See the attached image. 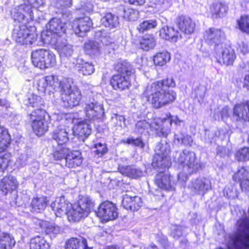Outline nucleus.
Listing matches in <instances>:
<instances>
[{
	"instance_id": "f257e3e1",
	"label": "nucleus",
	"mask_w": 249,
	"mask_h": 249,
	"mask_svg": "<svg viewBox=\"0 0 249 249\" xmlns=\"http://www.w3.org/2000/svg\"><path fill=\"white\" fill-rule=\"evenodd\" d=\"M172 77L153 82L147 85L142 94V98L155 109L172 104L177 98V92L170 88L176 87Z\"/></svg>"
},
{
	"instance_id": "f03ea898",
	"label": "nucleus",
	"mask_w": 249,
	"mask_h": 249,
	"mask_svg": "<svg viewBox=\"0 0 249 249\" xmlns=\"http://www.w3.org/2000/svg\"><path fill=\"white\" fill-rule=\"evenodd\" d=\"M113 70L116 73L108 80L112 89L120 92L129 90L132 86L131 78L135 73L132 65L126 60L120 59L113 64Z\"/></svg>"
},
{
	"instance_id": "7ed1b4c3",
	"label": "nucleus",
	"mask_w": 249,
	"mask_h": 249,
	"mask_svg": "<svg viewBox=\"0 0 249 249\" xmlns=\"http://www.w3.org/2000/svg\"><path fill=\"white\" fill-rule=\"evenodd\" d=\"M31 58L33 65L41 70L53 68L57 64L56 55L47 49L39 48L33 51Z\"/></svg>"
},
{
	"instance_id": "20e7f679",
	"label": "nucleus",
	"mask_w": 249,
	"mask_h": 249,
	"mask_svg": "<svg viewBox=\"0 0 249 249\" xmlns=\"http://www.w3.org/2000/svg\"><path fill=\"white\" fill-rule=\"evenodd\" d=\"M33 132L38 136L43 135L49 128L50 116L45 109L37 108L28 114Z\"/></svg>"
},
{
	"instance_id": "39448f33",
	"label": "nucleus",
	"mask_w": 249,
	"mask_h": 249,
	"mask_svg": "<svg viewBox=\"0 0 249 249\" xmlns=\"http://www.w3.org/2000/svg\"><path fill=\"white\" fill-rule=\"evenodd\" d=\"M82 99V92L77 86H72L68 81L62 83L61 100L65 108H72L80 105Z\"/></svg>"
},
{
	"instance_id": "423d86ee",
	"label": "nucleus",
	"mask_w": 249,
	"mask_h": 249,
	"mask_svg": "<svg viewBox=\"0 0 249 249\" xmlns=\"http://www.w3.org/2000/svg\"><path fill=\"white\" fill-rule=\"evenodd\" d=\"M36 27L27 23H21L12 31V37L20 45H30L37 38Z\"/></svg>"
},
{
	"instance_id": "0eeeda50",
	"label": "nucleus",
	"mask_w": 249,
	"mask_h": 249,
	"mask_svg": "<svg viewBox=\"0 0 249 249\" xmlns=\"http://www.w3.org/2000/svg\"><path fill=\"white\" fill-rule=\"evenodd\" d=\"M46 29L41 34L42 41L45 43L52 41V36H61L66 32V23L60 18L53 17L47 23Z\"/></svg>"
},
{
	"instance_id": "6e6552de",
	"label": "nucleus",
	"mask_w": 249,
	"mask_h": 249,
	"mask_svg": "<svg viewBox=\"0 0 249 249\" xmlns=\"http://www.w3.org/2000/svg\"><path fill=\"white\" fill-rule=\"evenodd\" d=\"M95 213L102 222H107L117 218L118 208L117 205L112 201L104 200L99 204Z\"/></svg>"
},
{
	"instance_id": "1a4fd4ad",
	"label": "nucleus",
	"mask_w": 249,
	"mask_h": 249,
	"mask_svg": "<svg viewBox=\"0 0 249 249\" xmlns=\"http://www.w3.org/2000/svg\"><path fill=\"white\" fill-rule=\"evenodd\" d=\"M223 33L221 29L210 27L206 30L203 35L204 42L209 46H214V52H218L220 47L224 44L222 42Z\"/></svg>"
},
{
	"instance_id": "9d476101",
	"label": "nucleus",
	"mask_w": 249,
	"mask_h": 249,
	"mask_svg": "<svg viewBox=\"0 0 249 249\" xmlns=\"http://www.w3.org/2000/svg\"><path fill=\"white\" fill-rule=\"evenodd\" d=\"M214 53L216 61L221 65L232 66L236 58L234 50L229 45L223 44L218 52Z\"/></svg>"
},
{
	"instance_id": "9b49d317",
	"label": "nucleus",
	"mask_w": 249,
	"mask_h": 249,
	"mask_svg": "<svg viewBox=\"0 0 249 249\" xmlns=\"http://www.w3.org/2000/svg\"><path fill=\"white\" fill-rule=\"evenodd\" d=\"M92 25V20L87 16L75 18L71 22L72 30L79 36H83L90 31Z\"/></svg>"
},
{
	"instance_id": "f8f14e48",
	"label": "nucleus",
	"mask_w": 249,
	"mask_h": 249,
	"mask_svg": "<svg viewBox=\"0 0 249 249\" xmlns=\"http://www.w3.org/2000/svg\"><path fill=\"white\" fill-rule=\"evenodd\" d=\"M178 161L183 167L185 166L188 167L190 174L196 173L202 167L201 163L196 160V154L191 152L184 153L180 156Z\"/></svg>"
},
{
	"instance_id": "ddd939ff",
	"label": "nucleus",
	"mask_w": 249,
	"mask_h": 249,
	"mask_svg": "<svg viewBox=\"0 0 249 249\" xmlns=\"http://www.w3.org/2000/svg\"><path fill=\"white\" fill-rule=\"evenodd\" d=\"M232 116L236 122H249V100L236 103L232 108Z\"/></svg>"
},
{
	"instance_id": "4468645a",
	"label": "nucleus",
	"mask_w": 249,
	"mask_h": 249,
	"mask_svg": "<svg viewBox=\"0 0 249 249\" xmlns=\"http://www.w3.org/2000/svg\"><path fill=\"white\" fill-rule=\"evenodd\" d=\"M67 82V81H59L57 76L49 75L39 79L37 84L38 89L43 90L44 92L46 90H54L58 87L60 88L61 91L62 83Z\"/></svg>"
},
{
	"instance_id": "2eb2a0df",
	"label": "nucleus",
	"mask_w": 249,
	"mask_h": 249,
	"mask_svg": "<svg viewBox=\"0 0 249 249\" xmlns=\"http://www.w3.org/2000/svg\"><path fill=\"white\" fill-rule=\"evenodd\" d=\"M19 183L17 178L11 175H6L0 179V192L6 196L18 189Z\"/></svg>"
},
{
	"instance_id": "dca6fc26",
	"label": "nucleus",
	"mask_w": 249,
	"mask_h": 249,
	"mask_svg": "<svg viewBox=\"0 0 249 249\" xmlns=\"http://www.w3.org/2000/svg\"><path fill=\"white\" fill-rule=\"evenodd\" d=\"M175 24L178 30L186 35H191L196 30V24L187 15H178L176 18Z\"/></svg>"
},
{
	"instance_id": "f3484780",
	"label": "nucleus",
	"mask_w": 249,
	"mask_h": 249,
	"mask_svg": "<svg viewBox=\"0 0 249 249\" xmlns=\"http://www.w3.org/2000/svg\"><path fill=\"white\" fill-rule=\"evenodd\" d=\"M87 120H97L101 119L104 114L103 107L97 103L90 102L85 105L84 109Z\"/></svg>"
},
{
	"instance_id": "a211bd4d",
	"label": "nucleus",
	"mask_w": 249,
	"mask_h": 249,
	"mask_svg": "<svg viewBox=\"0 0 249 249\" xmlns=\"http://www.w3.org/2000/svg\"><path fill=\"white\" fill-rule=\"evenodd\" d=\"M173 118L171 114L168 113L166 114L165 118H159L154 122L153 124L157 133H160L162 136L167 135L173 123Z\"/></svg>"
},
{
	"instance_id": "6ab92c4d",
	"label": "nucleus",
	"mask_w": 249,
	"mask_h": 249,
	"mask_svg": "<svg viewBox=\"0 0 249 249\" xmlns=\"http://www.w3.org/2000/svg\"><path fill=\"white\" fill-rule=\"evenodd\" d=\"M48 196L44 195H36L32 198L29 207L33 213H41L46 209L49 203Z\"/></svg>"
},
{
	"instance_id": "aec40b11",
	"label": "nucleus",
	"mask_w": 249,
	"mask_h": 249,
	"mask_svg": "<svg viewBox=\"0 0 249 249\" xmlns=\"http://www.w3.org/2000/svg\"><path fill=\"white\" fill-rule=\"evenodd\" d=\"M82 153L77 150L70 149L65 161V166L68 168H75L83 164Z\"/></svg>"
},
{
	"instance_id": "412c9836",
	"label": "nucleus",
	"mask_w": 249,
	"mask_h": 249,
	"mask_svg": "<svg viewBox=\"0 0 249 249\" xmlns=\"http://www.w3.org/2000/svg\"><path fill=\"white\" fill-rule=\"evenodd\" d=\"M159 36L163 40L171 42H176L181 38V35L178 31L174 28L167 25L162 26L159 30Z\"/></svg>"
},
{
	"instance_id": "4be33fe9",
	"label": "nucleus",
	"mask_w": 249,
	"mask_h": 249,
	"mask_svg": "<svg viewBox=\"0 0 249 249\" xmlns=\"http://www.w3.org/2000/svg\"><path fill=\"white\" fill-rule=\"evenodd\" d=\"M51 139L58 146L66 145L69 141V133L64 126L58 125L51 133Z\"/></svg>"
},
{
	"instance_id": "5701e85b",
	"label": "nucleus",
	"mask_w": 249,
	"mask_h": 249,
	"mask_svg": "<svg viewBox=\"0 0 249 249\" xmlns=\"http://www.w3.org/2000/svg\"><path fill=\"white\" fill-rule=\"evenodd\" d=\"M122 205L126 210L136 211L142 206V201L141 197L138 196H131L126 194L123 197Z\"/></svg>"
},
{
	"instance_id": "b1692460",
	"label": "nucleus",
	"mask_w": 249,
	"mask_h": 249,
	"mask_svg": "<svg viewBox=\"0 0 249 249\" xmlns=\"http://www.w3.org/2000/svg\"><path fill=\"white\" fill-rule=\"evenodd\" d=\"M152 164L154 168L165 169L169 168L171 164V159L166 151L155 154Z\"/></svg>"
},
{
	"instance_id": "393cba45",
	"label": "nucleus",
	"mask_w": 249,
	"mask_h": 249,
	"mask_svg": "<svg viewBox=\"0 0 249 249\" xmlns=\"http://www.w3.org/2000/svg\"><path fill=\"white\" fill-rule=\"evenodd\" d=\"M155 183L159 188L167 191L173 189L171 175L164 172H160L156 175Z\"/></svg>"
},
{
	"instance_id": "a878e982",
	"label": "nucleus",
	"mask_w": 249,
	"mask_h": 249,
	"mask_svg": "<svg viewBox=\"0 0 249 249\" xmlns=\"http://www.w3.org/2000/svg\"><path fill=\"white\" fill-rule=\"evenodd\" d=\"M12 142L13 139L8 129L0 125V153L7 152Z\"/></svg>"
},
{
	"instance_id": "bb28decb",
	"label": "nucleus",
	"mask_w": 249,
	"mask_h": 249,
	"mask_svg": "<svg viewBox=\"0 0 249 249\" xmlns=\"http://www.w3.org/2000/svg\"><path fill=\"white\" fill-rule=\"evenodd\" d=\"M71 203L66 201L64 196H61L59 199L55 200L51 204V207L57 217H61L66 214V211L71 207Z\"/></svg>"
},
{
	"instance_id": "cd10ccee",
	"label": "nucleus",
	"mask_w": 249,
	"mask_h": 249,
	"mask_svg": "<svg viewBox=\"0 0 249 249\" xmlns=\"http://www.w3.org/2000/svg\"><path fill=\"white\" fill-rule=\"evenodd\" d=\"M232 179L240 183L242 190L249 189V172L244 167H242L234 174Z\"/></svg>"
},
{
	"instance_id": "c85d7f7f",
	"label": "nucleus",
	"mask_w": 249,
	"mask_h": 249,
	"mask_svg": "<svg viewBox=\"0 0 249 249\" xmlns=\"http://www.w3.org/2000/svg\"><path fill=\"white\" fill-rule=\"evenodd\" d=\"M73 132L74 136L79 138H87L91 132L90 125L88 123L87 120L85 119L77 123L74 126Z\"/></svg>"
},
{
	"instance_id": "c756f323",
	"label": "nucleus",
	"mask_w": 249,
	"mask_h": 249,
	"mask_svg": "<svg viewBox=\"0 0 249 249\" xmlns=\"http://www.w3.org/2000/svg\"><path fill=\"white\" fill-rule=\"evenodd\" d=\"M210 10L212 18H218L228 13L229 7L225 2L217 1L210 6Z\"/></svg>"
},
{
	"instance_id": "7c9ffc66",
	"label": "nucleus",
	"mask_w": 249,
	"mask_h": 249,
	"mask_svg": "<svg viewBox=\"0 0 249 249\" xmlns=\"http://www.w3.org/2000/svg\"><path fill=\"white\" fill-rule=\"evenodd\" d=\"M38 232L45 235H49L50 237L55 236L59 232V228L49 221H40L38 224Z\"/></svg>"
},
{
	"instance_id": "2f4dec72",
	"label": "nucleus",
	"mask_w": 249,
	"mask_h": 249,
	"mask_svg": "<svg viewBox=\"0 0 249 249\" xmlns=\"http://www.w3.org/2000/svg\"><path fill=\"white\" fill-rule=\"evenodd\" d=\"M66 215L68 220L72 223L79 222L87 217L80 207L77 205H72V203L71 204V207L66 211Z\"/></svg>"
},
{
	"instance_id": "473e14b6",
	"label": "nucleus",
	"mask_w": 249,
	"mask_h": 249,
	"mask_svg": "<svg viewBox=\"0 0 249 249\" xmlns=\"http://www.w3.org/2000/svg\"><path fill=\"white\" fill-rule=\"evenodd\" d=\"M65 249H91L88 247V242L84 237H71L66 241Z\"/></svg>"
},
{
	"instance_id": "72a5a7b5",
	"label": "nucleus",
	"mask_w": 249,
	"mask_h": 249,
	"mask_svg": "<svg viewBox=\"0 0 249 249\" xmlns=\"http://www.w3.org/2000/svg\"><path fill=\"white\" fill-rule=\"evenodd\" d=\"M156 44V39L154 36L151 34H148L142 36L138 43L139 48L145 51L153 49Z\"/></svg>"
},
{
	"instance_id": "f704fd0d",
	"label": "nucleus",
	"mask_w": 249,
	"mask_h": 249,
	"mask_svg": "<svg viewBox=\"0 0 249 249\" xmlns=\"http://www.w3.org/2000/svg\"><path fill=\"white\" fill-rule=\"evenodd\" d=\"M117 169L122 175L132 178H137L142 175V171L132 165H119Z\"/></svg>"
},
{
	"instance_id": "c9c22d12",
	"label": "nucleus",
	"mask_w": 249,
	"mask_h": 249,
	"mask_svg": "<svg viewBox=\"0 0 249 249\" xmlns=\"http://www.w3.org/2000/svg\"><path fill=\"white\" fill-rule=\"evenodd\" d=\"M85 53L91 56H97L101 53V47L99 43L89 40L85 42L83 46Z\"/></svg>"
},
{
	"instance_id": "e433bc0d",
	"label": "nucleus",
	"mask_w": 249,
	"mask_h": 249,
	"mask_svg": "<svg viewBox=\"0 0 249 249\" xmlns=\"http://www.w3.org/2000/svg\"><path fill=\"white\" fill-rule=\"evenodd\" d=\"M171 59L170 53L167 51L156 53L152 57L153 64L156 67H162Z\"/></svg>"
},
{
	"instance_id": "4c0bfd02",
	"label": "nucleus",
	"mask_w": 249,
	"mask_h": 249,
	"mask_svg": "<svg viewBox=\"0 0 249 249\" xmlns=\"http://www.w3.org/2000/svg\"><path fill=\"white\" fill-rule=\"evenodd\" d=\"M32 6L29 4H24L18 6L13 15L14 20L19 22V24L22 23L25 19L24 14H30L32 13Z\"/></svg>"
},
{
	"instance_id": "58836bf2",
	"label": "nucleus",
	"mask_w": 249,
	"mask_h": 249,
	"mask_svg": "<svg viewBox=\"0 0 249 249\" xmlns=\"http://www.w3.org/2000/svg\"><path fill=\"white\" fill-rule=\"evenodd\" d=\"M49 243L41 236L37 235L32 238L30 241V249H49Z\"/></svg>"
},
{
	"instance_id": "ea45409f",
	"label": "nucleus",
	"mask_w": 249,
	"mask_h": 249,
	"mask_svg": "<svg viewBox=\"0 0 249 249\" xmlns=\"http://www.w3.org/2000/svg\"><path fill=\"white\" fill-rule=\"evenodd\" d=\"M102 23L106 27L110 29L116 27L119 23L118 18L111 13L105 14L102 19Z\"/></svg>"
},
{
	"instance_id": "a19ab883",
	"label": "nucleus",
	"mask_w": 249,
	"mask_h": 249,
	"mask_svg": "<svg viewBox=\"0 0 249 249\" xmlns=\"http://www.w3.org/2000/svg\"><path fill=\"white\" fill-rule=\"evenodd\" d=\"M158 26V21L154 19H147L142 21L137 27L139 33L143 34L145 32L154 29Z\"/></svg>"
},
{
	"instance_id": "79ce46f5",
	"label": "nucleus",
	"mask_w": 249,
	"mask_h": 249,
	"mask_svg": "<svg viewBox=\"0 0 249 249\" xmlns=\"http://www.w3.org/2000/svg\"><path fill=\"white\" fill-rule=\"evenodd\" d=\"M15 243L14 238L8 233H3L0 236V249H12Z\"/></svg>"
},
{
	"instance_id": "37998d69",
	"label": "nucleus",
	"mask_w": 249,
	"mask_h": 249,
	"mask_svg": "<svg viewBox=\"0 0 249 249\" xmlns=\"http://www.w3.org/2000/svg\"><path fill=\"white\" fill-rule=\"evenodd\" d=\"M82 209L84 214L87 217L94 207V203L89 197H84L80 199V201L77 205Z\"/></svg>"
},
{
	"instance_id": "c03bdc74",
	"label": "nucleus",
	"mask_w": 249,
	"mask_h": 249,
	"mask_svg": "<svg viewBox=\"0 0 249 249\" xmlns=\"http://www.w3.org/2000/svg\"><path fill=\"white\" fill-rule=\"evenodd\" d=\"M238 28L244 33L249 35V15H242L236 20Z\"/></svg>"
},
{
	"instance_id": "a18cd8bd",
	"label": "nucleus",
	"mask_w": 249,
	"mask_h": 249,
	"mask_svg": "<svg viewBox=\"0 0 249 249\" xmlns=\"http://www.w3.org/2000/svg\"><path fill=\"white\" fill-rule=\"evenodd\" d=\"M12 161L11 154L10 153L0 155V174H3L9 169Z\"/></svg>"
},
{
	"instance_id": "49530a36",
	"label": "nucleus",
	"mask_w": 249,
	"mask_h": 249,
	"mask_svg": "<svg viewBox=\"0 0 249 249\" xmlns=\"http://www.w3.org/2000/svg\"><path fill=\"white\" fill-rule=\"evenodd\" d=\"M123 17L127 20H133L138 16V12L129 6L122 5Z\"/></svg>"
},
{
	"instance_id": "de8ad7c7",
	"label": "nucleus",
	"mask_w": 249,
	"mask_h": 249,
	"mask_svg": "<svg viewBox=\"0 0 249 249\" xmlns=\"http://www.w3.org/2000/svg\"><path fill=\"white\" fill-rule=\"evenodd\" d=\"M70 149L69 148L62 147L55 150L52 154L53 160L56 161L61 160L63 159L65 160Z\"/></svg>"
},
{
	"instance_id": "09e8293b",
	"label": "nucleus",
	"mask_w": 249,
	"mask_h": 249,
	"mask_svg": "<svg viewBox=\"0 0 249 249\" xmlns=\"http://www.w3.org/2000/svg\"><path fill=\"white\" fill-rule=\"evenodd\" d=\"M206 184L201 179H196L192 181L190 188L196 194H199L200 192L205 190Z\"/></svg>"
},
{
	"instance_id": "8fccbe9b",
	"label": "nucleus",
	"mask_w": 249,
	"mask_h": 249,
	"mask_svg": "<svg viewBox=\"0 0 249 249\" xmlns=\"http://www.w3.org/2000/svg\"><path fill=\"white\" fill-rule=\"evenodd\" d=\"M95 71L94 65L89 62L82 63L79 67V71L84 75H89L92 74Z\"/></svg>"
},
{
	"instance_id": "3c124183",
	"label": "nucleus",
	"mask_w": 249,
	"mask_h": 249,
	"mask_svg": "<svg viewBox=\"0 0 249 249\" xmlns=\"http://www.w3.org/2000/svg\"><path fill=\"white\" fill-rule=\"evenodd\" d=\"M27 100V106L32 107H38L43 101L41 97L34 94H29Z\"/></svg>"
},
{
	"instance_id": "603ef678",
	"label": "nucleus",
	"mask_w": 249,
	"mask_h": 249,
	"mask_svg": "<svg viewBox=\"0 0 249 249\" xmlns=\"http://www.w3.org/2000/svg\"><path fill=\"white\" fill-rule=\"evenodd\" d=\"M235 157L238 161H247L249 160V148L244 147L235 153Z\"/></svg>"
},
{
	"instance_id": "864d4df0",
	"label": "nucleus",
	"mask_w": 249,
	"mask_h": 249,
	"mask_svg": "<svg viewBox=\"0 0 249 249\" xmlns=\"http://www.w3.org/2000/svg\"><path fill=\"white\" fill-rule=\"evenodd\" d=\"M123 142L141 148H143L145 146V144L141 137H137L135 139L133 138H128L126 140H124Z\"/></svg>"
},
{
	"instance_id": "5fc2aeb1",
	"label": "nucleus",
	"mask_w": 249,
	"mask_h": 249,
	"mask_svg": "<svg viewBox=\"0 0 249 249\" xmlns=\"http://www.w3.org/2000/svg\"><path fill=\"white\" fill-rule=\"evenodd\" d=\"M93 147L95 149L94 153L99 157H102L108 152V148L105 143L101 142L95 143Z\"/></svg>"
},
{
	"instance_id": "6e6d98bb",
	"label": "nucleus",
	"mask_w": 249,
	"mask_h": 249,
	"mask_svg": "<svg viewBox=\"0 0 249 249\" xmlns=\"http://www.w3.org/2000/svg\"><path fill=\"white\" fill-rule=\"evenodd\" d=\"M58 49L60 53L65 56L71 55L73 52L71 46L68 44H62L57 45Z\"/></svg>"
},
{
	"instance_id": "4d7b16f0",
	"label": "nucleus",
	"mask_w": 249,
	"mask_h": 249,
	"mask_svg": "<svg viewBox=\"0 0 249 249\" xmlns=\"http://www.w3.org/2000/svg\"><path fill=\"white\" fill-rule=\"evenodd\" d=\"M58 49L60 53L65 56L71 55L73 52L71 46L68 44H62L57 45Z\"/></svg>"
},
{
	"instance_id": "13d9d810",
	"label": "nucleus",
	"mask_w": 249,
	"mask_h": 249,
	"mask_svg": "<svg viewBox=\"0 0 249 249\" xmlns=\"http://www.w3.org/2000/svg\"><path fill=\"white\" fill-rule=\"evenodd\" d=\"M237 225L238 230H244L247 226V219L244 218H240L237 221Z\"/></svg>"
},
{
	"instance_id": "bf43d9fd",
	"label": "nucleus",
	"mask_w": 249,
	"mask_h": 249,
	"mask_svg": "<svg viewBox=\"0 0 249 249\" xmlns=\"http://www.w3.org/2000/svg\"><path fill=\"white\" fill-rule=\"evenodd\" d=\"M124 2L128 3L130 5L136 6H142L145 3V0H123Z\"/></svg>"
},
{
	"instance_id": "052dcab7",
	"label": "nucleus",
	"mask_w": 249,
	"mask_h": 249,
	"mask_svg": "<svg viewBox=\"0 0 249 249\" xmlns=\"http://www.w3.org/2000/svg\"><path fill=\"white\" fill-rule=\"evenodd\" d=\"M59 6L63 8L67 7H70L71 5V0H58Z\"/></svg>"
},
{
	"instance_id": "680f3d73",
	"label": "nucleus",
	"mask_w": 249,
	"mask_h": 249,
	"mask_svg": "<svg viewBox=\"0 0 249 249\" xmlns=\"http://www.w3.org/2000/svg\"><path fill=\"white\" fill-rule=\"evenodd\" d=\"M243 88L249 91V74H246L243 79Z\"/></svg>"
},
{
	"instance_id": "e2e57ef3",
	"label": "nucleus",
	"mask_w": 249,
	"mask_h": 249,
	"mask_svg": "<svg viewBox=\"0 0 249 249\" xmlns=\"http://www.w3.org/2000/svg\"><path fill=\"white\" fill-rule=\"evenodd\" d=\"M229 110L228 107H224L222 108L220 111V114L221 118L224 119V118H227L229 116Z\"/></svg>"
},
{
	"instance_id": "0e129e2a",
	"label": "nucleus",
	"mask_w": 249,
	"mask_h": 249,
	"mask_svg": "<svg viewBox=\"0 0 249 249\" xmlns=\"http://www.w3.org/2000/svg\"><path fill=\"white\" fill-rule=\"evenodd\" d=\"M43 0H36L34 3H33L34 6L39 7L40 6H42L43 3Z\"/></svg>"
},
{
	"instance_id": "69168bd1",
	"label": "nucleus",
	"mask_w": 249,
	"mask_h": 249,
	"mask_svg": "<svg viewBox=\"0 0 249 249\" xmlns=\"http://www.w3.org/2000/svg\"><path fill=\"white\" fill-rule=\"evenodd\" d=\"M144 249H160L155 244H152L148 246L147 247L145 248Z\"/></svg>"
},
{
	"instance_id": "338daca9",
	"label": "nucleus",
	"mask_w": 249,
	"mask_h": 249,
	"mask_svg": "<svg viewBox=\"0 0 249 249\" xmlns=\"http://www.w3.org/2000/svg\"><path fill=\"white\" fill-rule=\"evenodd\" d=\"M104 249H119L116 246L111 245L107 246Z\"/></svg>"
},
{
	"instance_id": "774afa93",
	"label": "nucleus",
	"mask_w": 249,
	"mask_h": 249,
	"mask_svg": "<svg viewBox=\"0 0 249 249\" xmlns=\"http://www.w3.org/2000/svg\"><path fill=\"white\" fill-rule=\"evenodd\" d=\"M173 122H174L176 124H178L181 122V120H180L178 119V118L177 116L176 117V120L175 121H173Z\"/></svg>"
}]
</instances>
